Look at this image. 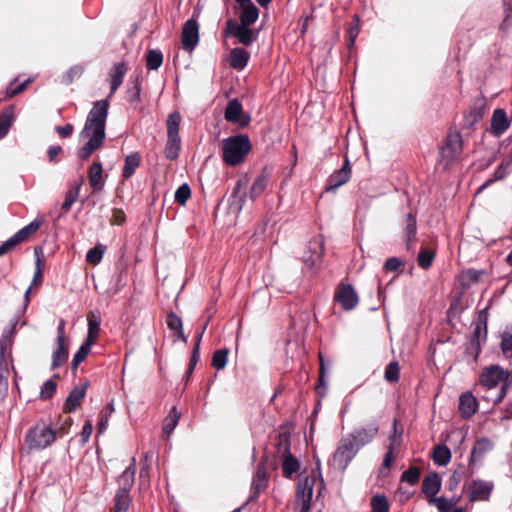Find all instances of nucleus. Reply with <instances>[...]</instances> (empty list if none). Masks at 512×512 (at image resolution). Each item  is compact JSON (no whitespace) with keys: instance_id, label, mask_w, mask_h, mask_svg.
<instances>
[{"instance_id":"nucleus-1","label":"nucleus","mask_w":512,"mask_h":512,"mask_svg":"<svg viewBox=\"0 0 512 512\" xmlns=\"http://www.w3.org/2000/svg\"><path fill=\"white\" fill-rule=\"evenodd\" d=\"M109 107L110 103L108 98L93 103V107L87 115L84 128L81 132L84 137L88 138V141L78 151L80 159H88L94 151L103 145L106 138L105 127Z\"/></svg>"},{"instance_id":"nucleus-2","label":"nucleus","mask_w":512,"mask_h":512,"mask_svg":"<svg viewBox=\"0 0 512 512\" xmlns=\"http://www.w3.org/2000/svg\"><path fill=\"white\" fill-rule=\"evenodd\" d=\"M251 150L252 144L248 135L230 136L222 141V160L226 165L235 167L245 161Z\"/></svg>"},{"instance_id":"nucleus-3","label":"nucleus","mask_w":512,"mask_h":512,"mask_svg":"<svg viewBox=\"0 0 512 512\" xmlns=\"http://www.w3.org/2000/svg\"><path fill=\"white\" fill-rule=\"evenodd\" d=\"M56 439V431L45 424L29 429L25 436L24 449L29 453L48 447Z\"/></svg>"},{"instance_id":"nucleus-4","label":"nucleus","mask_w":512,"mask_h":512,"mask_svg":"<svg viewBox=\"0 0 512 512\" xmlns=\"http://www.w3.org/2000/svg\"><path fill=\"white\" fill-rule=\"evenodd\" d=\"M359 449L348 436L342 438L333 454L332 465L334 468L344 471Z\"/></svg>"},{"instance_id":"nucleus-5","label":"nucleus","mask_w":512,"mask_h":512,"mask_svg":"<svg viewBox=\"0 0 512 512\" xmlns=\"http://www.w3.org/2000/svg\"><path fill=\"white\" fill-rule=\"evenodd\" d=\"M486 98L479 96L471 101L468 110L464 113L462 128L473 129L474 126L483 119L486 112Z\"/></svg>"},{"instance_id":"nucleus-6","label":"nucleus","mask_w":512,"mask_h":512,"mask_svg":"<svg viewBox=\"0 0 512 512\" xmlns=\"http://www.w3.org/2000/svg\"><path fill=\"white\" fill-rule=\"evenodd\" d=\"M463 150V140L460 132L457 130L450 129L444 144L441 147V156L443 159L455 160L457 159Z\"/></svg>"},{"instance_id":"nucleus-7","label":"nucleus","mask_w":512,"mask_h":512,"mask_svg":"<svg viewBox=\"0 0 512 512\" xmlns=\"http://www.w3.org/2000/svg\"><path fill=\"white\" fill-rule=\"evenodd\" d=\"M225 35L236 37L245 46H250L257 39V34L249 26L238 24L232 19L226 22Z\"/></svg>"},{"instance_id":"nucleus-8","label":"nucleus","mask_w":512,"mask_h":512,"mask_svg":"<svg viewBox=\"0 0 512 512\" xmlns=\"http://www.w3.org/2000/svg\"><path fill=\"white\" fill-rule=\"evenodd\" d=\"M493 448L494 443L487 437H482L474 443L469 457V471L467 477H471L474 474L475 471L473 467L481 462L486 454L492 451Z\"/></svg>"},{"instance_id":"nucleus-9","label":"nucleus","mask_w":512,"mask_h":512,"mask_svg":"<svg viewBox=\"0 0 512 512\" xmlns=\"http://www.w3.org/2000/svg\"><path fill=\"white\" fill-rule=\"evenodd\" d=\"M324 254V241L322 237H315L311 239L303 253V262L311 267H317L322 261Z\"/></svg>"},{"instance_id":"nucleus-10","label":"nucleus","mask_w":512,"mask_h":512,"mask_svg":"<svg viewBox=\"0 0 512 512\" xmlns=\"http://www.w3.org/2000/svg\"><path fill=\"white\" fill-rule=\"evenodd\" d=\"M379 431V426L376 421L370 422L366 426L354 429L347 436L353 440L356 447L360 450L363 446L373 441Z\"/></svg>"},{"instance_id":"nucleus-11","label":"nucleus","mask_w":512,"mask_h":512,"mask_svg":"<svg viewBox=\"0 0 512 512\" xmlns=\"http://www.w3.org/2000/svg\"><path fill=\"white\" fill-rule=\"evenodd\" d=\"M494 489L493 481L473 480L467 492L469 502L488 501Z\"/></svg>"},{"instance_id":"nucleus-12","label":"nucleus","mask_w":512,"mask_h":512,"mask_svg":"<svg viewBox=\"0 0 512 512\" xmlns=\"http://www.w3.org/2000/svg\"><path fill=\"white\" fill-rule=\"evenodd\" d=\"M479 382L487 389H493L504 383V368L499 364H492L482 369Z\"/></svg>"},{"instance_id":"nucleus-13","label":"nucleus","mask_w":512,"mask_h":512,"mask_svg":"<svg viewBox=\"0 0 512 512\" xmlns=\"http://www.w3.org/2000/svg\"><path fill=\"white\" fill-rule=\"evenodd\" d=\"M182 47L185 51H193L199 42V25L197 20L191 18L187 20L182 28L181 34Z\"/></svg>"},{"instance_id":"nucleus-14","label":"nucleus","mask_w":512,"mask_h":512,"mask_svg":"<svg viewBox=\"0 0 512 512\" xmlns=\"http://www.w3.org/2000/svg\"><path fill=\"white\" fill-rule=\"evenodd\" d=\"M488 312L487 308L479 311L477 319L472 323L473 331L470 334L469 342L484 345L488 335Z\"/></svg>"},{"instance_id":"nucleus-15","label":"nucleus","mask_w":512,"mask_h":512,"mask_svg":"<svg viewBox=\"0 0 512 512\" xmlns=\"http://www.w3.org/2000/svg\"><path fill=\"white\" fill-rule=\"evenodd\" d=\"M335 299L346 311L354 309L358 302V294L351 284H341L335 292Z\"/></svg>"},{"instance_id":"nucleus-16","label":"nucleus","mask_w":512,"mask_h":512,"mask_svg":"<svg viewBox=\"0 0 512 512\" xmlns=\"http://www.w3.org/2000/svg\"><path fill=\"white\" fill-rule=\"evenodd\" d=\"M351 177V164L346 157L342 167L336 170L328 178L325 192H335L339 187L346 184Z\"/></svg>"},{"instance_id":"nucleus-17","label":"nucleus","mask_w":512,"mask_h":512,"mask_svg":"<svg viewBox=\"0 0 512 512\" xmlns=\"http://www.w3.org/2000/svg\"><path fill=\"white\" fill-rule=\"evenodd\" d=\"M17 320H13L11 327L3 331L0 339V374L9 375L7 353L12 345L11 337L15 332Z\"/></svg>"},{"instance_id":"nucleus-18","label":"nucleus","mask_w":512,"mask_h":512,"mask_svg":"<svg viewBox=\"0 0 512 512\" xmlns=\"http://www.w3.org/2000/svg\"><path fill=\"white\" fill-rule=\"evenodd\" d=\"M243 108L241 102L234 98L230 100L225 108L224 117L226 121L231 123H239L241 127H245L249 124L250 116L242 118Z\"/></svg>"},{"instance_id":"nucleus-19","label":"nucleus","mask_w":512,"mask_h":512,"mask_svg":"<svg viewBox=\"0 0 512 512\" xmlns=\"http://www.w3.org/2000/svg\"><path fill=\"white\" fill-rule=\"evenodd\" d=\"M511 119L502 108L493 111L491 117L490 133L495 137H501L510 127Z\"/></svg>"},{"instance_id":"nucleus-20","label":"nucleus","mask_w":512,"mask_h":512,"mask_svg":"<svg viewBox=\"0 0 512 512\" xmlns=\"http://www.w3.org/2000/svg\"><path fill=\"white\" fill-rule=\"evenodd\" d=\"M106 176L103 175V167L100 161H94L88 169L89 184L93 192L103 191L106 183Z\"/></svg>"},{"instance_id":"nucleus-21","label":"nucleus","mask_w":512,"mask_h":512,"mask_svg":"<svg viewBox=\"0 0 512 512\" xmlns=\"http://www.w3.org/2000/svg\"><path fill=\"white\" fill-rule=\"evenodd\" d=\"M459 413L460 416L468 420L478 410V401L471 392H464L459 397Z\"/></svg>"},{"instance_id":"nucleus-22","label":"nucleus","mask_w":512,"mask_h":512,"mask_svg":"<svg viewBox=\"0 0 512 512\" xmlns=\"http://www.w3.org/2000/svg\"><path fill=\"white\" fill-rule=\"evenodd\" d=\"M127 73V65L125 62L114 64L109 72L110 78V93L108 98H111L123 83V79Z\"/></svg>"},{"instance_id":"nucleus-23","label":"nucleus","mask_w":512,"mask_h":512,"mask_svg":"<svg viewBox=\"0 0 512 512\" xmlns=\"http://www.w3.org/2000/svg\"><path fill=\"white\" fill-rule=\"evenodd\" d=\"M314 480L306 477L297 484L295 505L311 504Z\"/></svg>"},{"instance_id":"nucleus-24","label":"nucleus","mask_w":512,"mask_h":512,"mask_svg":"<svg viewBox=\"0 0 512 512\" xmlns=\"http://www.w3.org/2000/svg\"><path fill=\"white\" fill-rule=\"evenodd\" d=\"M268 484V473L267 468L263 462L259 463L257 466L256 473L253 477L251 490L252 495L250 496V500L256 498L258 494L265 490Z\"/></svg>"},{"instance_id":"nucleus-25","label":"nucleus","mask_w":512,"mask_h":512,"mask_svg":"<svg viewBox=\"0 0 512 512\" xmlns=\"http://www.w3.org/2000/svg\"><path fill=\"white\" fill-rule=\"evenodd\" d=\"M88 388V382L80 383L75 386L66 397V413L76 410L80 406L81 400L85 397Z\"/></svg>"},{"instance_id":"nucleus-26","label":"nucleus","mask_w":512,"mask_h":512,"mask_svg":"<svg viewBox=\"0 0 512 512\" xmlns=\"http://www.w3.org/2000/svg\"><path fill=\"white\" fill-rule=\"evenodd\" d=\"M512 171V150L510 155L503 159L501 164L498 166V168L495 170L493 174V178L487 179L478 189L477 193L482 192L484 189L489 187L492 183H494L497 180L504 179L510 172Z\"/></svg>"},{"instance_id":"nucleus-27","label":"nucleus","mask_w":512,"mask_h":512,"mask_svg":"<svg viewBox=\"0 0 512 512\" xmlns=\"http://www.w3.org/2000/svg\"><path fill=\"white\" fill-rule=\"evenodd\" d=\"M45 220L43 216H39L36 219H34L32 222H30L28 225L20 229L18 232H16L12 239L16 243V245L27 241L32 235H34L44 224Z\"/></svg>"},{"instance_id":"nucleus-28","label":"nucleus","mask_w":512,"mask_h":512,"mask_svg":"<svg viewBox=\"0 0 512 512\" xmlns=\"http://www.w3.org/2000/svg\"><path fill=\"white\" fill-rule=\"evenodd\" d=\"M442 480L438 473H428L422 481V492L426 495L427 500L435 497L440 491Z\"/></svg>"},{"instance_id":"nucleus-29","label":"nucleus","mask_w":512,"mask_h":512,"mask_svg":"<svg viewBox=\"0 0 512 512\" xmlns=\"http://www.w3.org/2000/svg\"><path fill=\"white\" fill-rule=\"evenodd\" d=\"M136 473V459L132 458L130 465L122 472L118 478L119 491L130 492L134 485Z\"/></svg>"},{"instance_id":"nucleus-30","label":"nucleus","mask_w":512,"mask_h":512,"mask_svg":"<svg viewBox=\"0 0 512 512\" xmlns=\"http://www.w3.org/2000/svg\"><path fill=\"white\" fill-rule=\"evenodd\" d=\"M270 182V176L269 173L266 171V168L263 169L262 173L257 176L255 181L253 182L251 189L249 191V198L252 201H255L257 198H259L263 192L268 187V184Z\"/></svg>"},{"instance_id":"nucleus-31","label":"nucleus","mask_w":512,"mask_h":512,"mask_svg":"<svg viewBox=\"0 0 512 512\" xmlns=\"http://www.w3.org/2000/svg\"><path fill=\"white\" fill-rule=\"evenodd\" d=\"M250 59V54L244 48H233L230 51V66L235 70H243Z\"/></svg>"},{"instance_id":"nucleus-32","label":"nucleus","mask_w":512,"mask_h":512,"mask_svg":"<svg viewBox=\"0 0 512 512\" xmlns=\"http://www.w3.org/2000/svg\"><path fill=\"white\" fill-rule=\"evenodd\" d=\"M101 315L99 311H91L87 316L88 322V333L85 340H90L95 344L96 339L100 334V326H101Z\"/></svg>"},{"instance_id":"nucleus-33","label":"nucleus","mask_w":512,"mask_h":512,"mask_svg":"<svg viewBox=\"0 0 512 512\" xmlns=\"http://www.w3.org/2000/svg\"><path fill=\"white\" fill-rule=\"evenodd\" d=\"M166 324L168 328L174 332L177 339L182 342H187V337L184 334L182 319L173 311L169 312L166 316Z\"/></svg>"},{"instance_id":"nucleus-34","label":"nucleus","mask_w":512,"mask_h":512,"mask_svg":"<svg viewBox=\"0 0 512 512\" xmlns=\"http://www.w3.org/2000/svg\"><path fill=\"white\" fill-rule=\"evenodd\" d=\"M141 85L140 77L136 75L131 76L127 83L126 100L129 103H136L140 101Z\"/></svg>"},{"instance_id":"nucleus-35","label":"nucleus","mask_w":512,"mask_h":512,"mask_svg":"<svg viewBox=\"0 0 512 512\" xmlns=\"http://www.w3.org/2000/svg\"><path fill=\"white\" fill-rule=\"evenodd\" d=\"M14 107L8 106L0 113V139L4 138L9 132L14 122Z\"/></svg>"},{"instance_id":"nucleus-36","label":"nucleus","mask_w":512,"mask_h":512,"mask_svg":"<svg viewBox=\"0 0 512 512\" xmlns=\"http://www.w3.org/2000/svg\"><path fill=\"white\" fill-rule=\"evenodd\" d=\"M141 156L138 152L130 153L125 158L124 167L122 170V177L129 179L135 173L136 168L140 165Z\"/></svg>"},{"instance_id":"nucleus-37","label":"nucleus","mask_w":512,"mask_h":512,"mask_svg":"<svg viewBox=\"0 0 512 512\" xmlns=\"http://www.w3.org/2000/svg\"><path fill=\"white\" fill-rule=\"evenodd\" d=\"M242 12L240 14V24L250 26L254 24L259 17L258 8L251 2L247 5L241 6Z\"/></svg>"},{"instance_id":"nucleus-38","label":"nucleus","mask_w":512,"mask_h":512,"mask_svg":"<svg viewBox=\"0 0 512 512\" xmlns=\"http://www.w3.org/2000/svg\"><path fill=\"white\" fill-rule=\"evenodd\" d=\"M451 451L444 444H438L434 447L432 459L438 466H446L451 460Z\"/></svg>"},{"instance_id":"nucleus-39","label":"nucleus","mask_w":512,"mask_h":512,"mask_svg":"<svg viewBox=\"0 0 512 512\" xmlns=\"http://www.w3.org/2000/svg\"><path fill=\"white\" fill-rule=\"evenodd\" d=\"M58 348L53 354L52 367H58L62 364L64 354V320H61L58 325Z\"/></svg>"},{"instance_id":"nucleus-40","label":"nucleus","mask_w":512,"mask_h":512,"mask_svg":"<svg viewBox=\"0 0 512 512\" xmlns=\"http://www.w3.org/2000/svg\"><path fill=\"white\" fill-rule=\"evenodd\" d=\"M180 419V413L177 411V408L174 406L172 407L170 413L168 416L164 419L162 432L163 436L170 437V435L173 433L175 427L177 426Z\"/></svg>"},{"instance_id":"nucleus-41","label":"nucleus","mask_w":512,"mask_h":512,"mask_svg":"<svg viewBox=\"0 0 512 512\" xmlns=\"http://www.w3.org/2000/svg\"><path fill=\"white\" fill-rule=\"evenodd\" d=\"M181 150V139L180 137H167V142L165 144V157L168 160H176L179 157V152Z\"/></svg>"},{"instance_id":"nucleus-42","label":"nucleus","mask_w":512,"mask_h":512,"mask_svg":"<svg viewBox=\"0 0 512 512\" xmlns=\"http://www.w3.org/2000/svg\"><path fill=\"white\" fill-rule=\"evenodd\" d=\"M181 114L178 111H173L168 114L166 125H167V137H180L179 127L181 123Z\"/></svg>"},{"instance_id":"nucleus-43","label":"nucleus","mask_w":512,"mask_h":512,"mask_svg":"<svg viewBox=\"0 0 512 512\" xmlns=\"http://www.w3.org/2000/svg\"><path fill=\"white\" fill-rule=\"evenodd\" d=\"M459 502V498L446 499L444 497H433L428 499V504L436 506L439 512H450L454 505Z\"/></svg>"},{"instance_id":"nucleus-44","label":"nucleus","mask_w":512,"mask_h":512,"mask_svg":"<svg viewBox=\"0 0 512 512\" xmlns=\"http://www.w3.org/2000/svg\"><path fill=\"white\" fill-rule=\"evenodd\" d=\"M282 471L285 478H291L300 468V463L291 453L283 456Z\"/></svg>"},{"instance_id":"nucleus-45","label":"nucleus","mask_w":512,"mask_h":512,"mask_svg":"<svg viewBox=\"0 0 512 512\" xmlns=\"http://www.w3.org/2000/svg\"><path fill=\"white\" fill-rule=\"evenodd\" d=\"M115 407L113 401L108 403L100 412L99 421L97 423L98 434L103 433L107 426L111 415L114 413Z\"/></svg>"},{"instance_id":"nucleus-46","label":"nucleus","mask_w":512,"mask_h":512,"mask_svg":"<svg viewBox=\"0 0 512 512\" xmlns=\"http://www.w3.org/2000/svg\"><path fill=\"white\" fill-rule=\"evenodd\" d=\"M94 345L93 342L90 340H84V342L81 344L77 352L74 354L73 360H72V368L76 369L77 366L82 363L88 354L91 351L92 346Z\"/></svg>"},{"instance_id":"nucleus-47","label":"nucleus","mask_w":512,"mask_h":512,"mask_svg":"<svg viewBox=\"0 0 512 512\" xmlns=\"http://www.w3.org/2000/svg\"><path fill=\"white\" fill-rule=\"evenodd\" d=\"M130 495L129 492H122L117 490L114 497V507L113 510L115 512H125L129 509L130 506Z\"/></svg>"},{"instance_id":"nucleus-48","label":"nucleus","mask_w":512,"mask_h":512,"mask_svg":"<svg viewBox=\"0 0 512 512\" xmlns=\"http://www.w3.org/2000/svg\"><path fill=\"white\" fill-rule=\"evenodd\" d=\"M500 350L505 359H512V332L508 329L504 330L500 334Z\"/></svg>"},{"instance_id":"nucleus-49","label":"nucleus","mask_w":512,"mask_h":512,"mask_svg":"<svg viewBox=\"0 0 512 512\" xmlns=\"http://www.w3.org/2000/svg\"><path fill=\"white\" fill-rule=\"evenodd\" d=\"M163 63V54L160 50L151 49L146 55V66L149 70H157Z\"/></svg>"},{"instance_id":"nucleus-50","label":"nucleus","mask_w":512,"mask_h":512,"mask_svg":"<svg viewBox=\"0 0 512 512\" xmlns=\"http://www.w3.org/2000/svg\"><path fill=\"white\" fill-rule=\"evenodd\" d=\"M106 250V246L103 244H97L90 250H88L86 254V261L91 265H97L101 262L104 252Z\"/></svg>"},{"instance_id":"nucleus-51","label":"nucleus","mask_w":512,"mask_h":512,"mask_svg":"<svg viewBox=\"0 0 512 512\" xmlns=\"http://www.w3.org/2000/svg\"><path fill=\"white\" fill-rule=\"evenodd\" d=\"M371 512H389L388 499L384 494H376L370 501Z\"/></svg>"},{"instance_id":"nucleus-52","label":"nucleus","mask_w":512,"mask_h":512,"mask_svg":"<svg viewBox=\"0 0 512 512\" xmlns=\"http://www.w3.org/2000/svg\"><path fill=\"white\" fill-rule=\"evenodd\" d=\"M229 350L221 348L216 350L212 355V366L217 370H222L227 364Z\"/></svg>"},{"instance_id":"nucleus-53","label":"nucleus","mask_w":512,"mask_h":512,"mask_svg":"<svg viewBox=\"0 0 512 512\" xmlns=\"http://www.w3.org/2000/svg\"><path fill=\"white\" fill-rule=\"evenodd\" d=\"M290 434L287 432L279 433L276 441V448L279 454L283 456L290 454L291 443H290Z\"/></svg>"},{"instance_id":"nucleus-54","label":"nucleus","mask_w":512,"mask_h":512,"mask_svg":"<svg viewBox=\"0 0 512 512\" xmlns=\"http://www.w3.org/2000/svg\"><path fill=\"white\" fill-rule=\"evenodd\" d=\"M435 258V252L426 248H422L417 257L418 265L422 269H428L431 267L433 260Z\"/></svg>"},{"instance_id":"nucleus-55","label":"nucleus","mask_w":512,"mask_h":512,"mask_svg":"<svg viewBox=\"0 0 512 512\" xmlns=\"http://www.w3.org/2000/svg\"><path fill=\"white\" fill-rule=\"evenodd\" d=\"M504 17L500 24V29L507 31L512 28V0H502Z\"/></svg>"},{"instance_id":"nucleus-56","label":"nucleus","mask_w":512,"mask_h":512,"mask_svg":"<svg viewBox=\"0 0 512 512\" xmlns=\"http://www.w3.org/2000/svg\"><path fill=\"white\" fill-rule=\"evenodd\" d=\"M385 380L391 383L397 382L400 378V367L397 361L390 362L384 373Z\"/></svg>"},{"instance_id":"nucleus-57","label":"nucleus","mask_w":512,"mask_h":512,"mask_svg":"<svg viewBox=\"0 0 512 512\" xmlns=\"http://www.w3.org/2000/svg\"><path fill=\"white\" fill-rule=\"evenodd\" d=\"M482 345L469 342L465 347V356L469 363H476L482 351Z\"/></svg>"},{"instance_id":"nucleus-58","label":"nucleus","mask_w":512,"mask_h":512,"mask_svg":"<svg viewBox=\"0 0 512 512\" xmlns=\"http://www.w3.org/2000/svg\"><path fill=\"white\" fill-rule=\"evenodd\" d=\"M420 479V469L416 466H410L401 475V481L410 485H415Z\"/></svg>"},{"instance_id":"nucleus-59","label":"nucleus","mask_w":512,"mask_h":512,"mask_svg":"<svg viewBox=\"0 0 512 512\" xmlns=\"http://www.w3.org/2000/svg\"><path fill=\"white\" fill-rule=\"evenodd\" d=\"M191 196V189L187 183L180 185L174 194L175 202L184 205Z\"/></svg>"},{"instance_id":"nucleus-60","label":"nucleus","mask_w":512,"mask_h":512,"mask_svg":"<svg viewBox=\"0 0 512 512\" xmlns=\"http://www.w3.org/2000/svg\"><path fill=\"white\" fill-rule=\"evenodd\" d=\"M417 231V221L416 217L412 213H408L406 217V224H405V233L407 236V243H409L412 238L416 235Z\"/></svg>"},{"instance_id":"nucleus-61","label":"nucleus","mask_w":512,"mask_h":512,"mask_svg":"<svg viewBox=\"0 0 512 512\" xmlns=\"http://www.w3.org/2000/svg\"><path fill=\"white\" fill-rule=\"evenodd\" d=\"M240 186H241V182L238 181L236 187L233 189V191L229 197V201L231 202V205L236 204L238 206L239 211L243 208L244 198H245V195H240Z\"/></svg>"},{"instance_id":"nucleus-62","label":"nucleus","mask_w":512,"mask_h":512,"mask_svg":"<svg viewBox=\"0 0 512 512\" xmlns=\"http://www.w3.org/2000/svg\"><path fill=\"white\" fill-rule=\"evenodd\" d=\"M56 387H57V385L54 380H52V379L47 380L41 388L40 398L42 400L49 399L54 394Z\"/></svg>"},{"instance_id":"nucleus-63","label":"nucleus","mask_w":512,"mask_h":512,"mask_svg":"<svg viewBox=\"0 0 512 512\" xmlns=\"http://www.w3.org/2000/svg\"><path fill=\"white\" fill-rule=\"evenodd\" d=\"M319 360H320V377H319V386L317 387V393L319 395H323L326 392L327 389V382L324 380L325 373H326V367L324 363V359L321 354H319Z\"/></svg>"},{"instance_id":"nucleus-64","label":"nucleus","mask_w":512,"mask_h":512,"mask_svg":"<svg viewBox=\"0 0 512 512\" xmlns=\"http://www.w3.org/2000/svg\"><path fill=\"white\" fill-rule=\"evenodd\" d=\"M402 265L403 262L398 257H390L385 261L383 270L385 272L397 271Z\"/></svg>"}]
</instances>
